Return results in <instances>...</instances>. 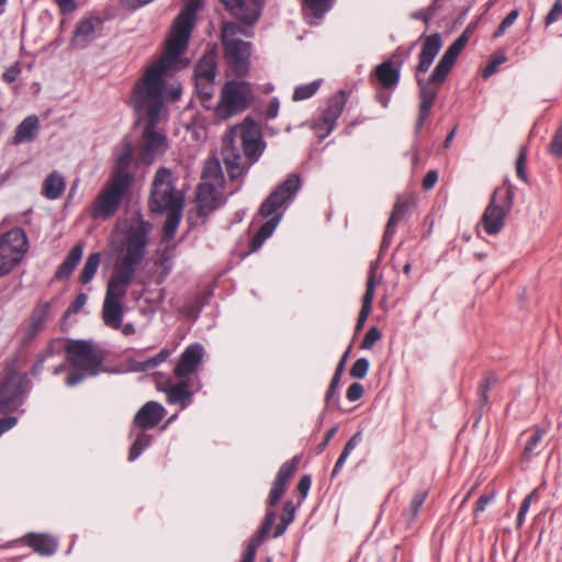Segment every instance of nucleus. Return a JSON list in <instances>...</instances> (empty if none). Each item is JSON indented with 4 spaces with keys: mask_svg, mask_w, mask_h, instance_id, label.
<instances>
[{
    "mask_svg": "<svg viewBox=\"0 0 562 562\" xmlns=\"http://www.w3.org/2000/svg\"><path fill=\"white\" fill-rule=\"evenodd\" d=\"M202 7L184 0V7L172 24L164 54L154 61L135 82L131 104L140 121L145 122L139 159L145 165L153 164L168 148V139L157 130L165 114V77L187 50L189 38L195 24L196 12Z\"/></svg>",
    "mask_w": 562,
    "mask_h": 562,
    "instance_id": "obj_1",
    "label": "nucleus"
},
{
    "mask_svg": "<svg viewBox=\"0 0 562 562\" xmlns=\"http://www.w3.org/2000/svg\"><path fill=\"white\" fill-rule=\"evenodd\" d=\"M419 40L422 41V49L418 55V64L415 69L420 99L418 116L415 125L416 134L420 133L426 120L430 116L439 89L446 81L457 61L456 57L445 52L431 75L427 79L423 78L420 75L427 72L430 68L441 49L442 41L439 33L430 35L423 34Z\"/></svg>",
    "mask_w": 562,
    "mask_h": 562,
    "instance_id": "obj_2",
    "label": "nucleus"
},
{
    "mask_svg": "<svg viewBox=\"0 0 562 562\" xmlns=\"http://www.w3.org/2000/svg\"><path fill=\"white\" fill-rule=\"evenodd\" d=\"M262 153L258 126L249 119L227 131L222 140V158L228 177L244 176Z\"/></svg>",
    "mask_w": 562,
    "mask_h": 562,
    "instance_id": "obj_3",
    "label": "nucleus"
},
{
    "mask_svg": "<svg viewBox=\"0 0 562 562\" xmlns=\"http://www.w3.org/2000/svg\"><path fill=\"white\" fill-rule=\"evenodd\" d=\"M68 363L75 369L65 383L72 387L87 378L99 375L106 359L105 350L92 339H68L64 347Z\"/></svg>",
    "mask_w": 562,
    "mask_h": 562,
    "instance_id": "obj_4",
    "label": "nucleus"
},
{
    "mask_svg": "<svg viewBox=\"0 0 562 562\" xmlns=\"http://www.w3.org/2000/svg\"><path fill=\"white\" fill-rule=\"evenodd\" d=\"M300 188L301 178L292 173L261 203L259 214L268 221L260 226L250 239L249 248L251 251L258 250L263 241L272 235L282 216L279 210L293 200Z\"/></svg>",
    "mask_w": 562,
    "mask_h": 562,
    "instance_id": "obj_5",
    "label": "nucleus"
},
{
    "mask_svg": "<svg viewBox=\"0 0 562 562\" xmlns=\"http://www.w3.org/2000/svg\"><path fill=\"white\" fill-rule=\"evenodd\" d=\"M135 272L132 269L115 265L114 273L110 278L103 307L102 317L106 326L119 329L122 326V318L124 314L123 300L132 284Z\"/></svg>",
    "mask_w": 562,
    "mask_h": 562,
    "instance_id": "obj_6",
    "label": "nucleus"
},
{
    "mask_svg": "<svg viewBox=\"0 0 562 562\" xmlns=\"http://www.w3.org/2000/svg\"><path fill=\"white\" fill-rule=\"evenodd\" d=\"M240 35L249 36L248 32L236 23L223 24L221 41L224 57L229 69L237 77H243L248 72L251 56V43L243 41Z\"/></svg>",
    "mask_w": 562,
    "mask_h": 562,
    "instance_id": "obj_7",
    "label": "nucleus"
},
{
    "mask_svg": "<svg viewBox=\"0 0 562 562\" xmlns=\"http://www.w3.org/2000/svg\"><path fill=\"white\" fill-rule=\"evenodd\" d=\"M252 100L254 92L249 82L238 80L227 81L223 86L220 101L214 108L215 121H226L244 112Z\"/></svg>",
    "mask_w": 562,
    "mask_h": 562,
    "instance_id": "obj_8",
    "label": "nucleus"
},
{
    "mask_svg": "<svg viewBox=\"0 0 562 562\" xmlns=\"http://www.w3.org/2000/svg\"><path fill=\"white\" fill-rule=\"evenodd\" d=\"M183 195L175 190L172 172L160 167L153 179L149 206L154 213H162L168 210L183 207Z\"/></svg>",
    "mask_w": 562,
    "mask_h": 562,
    "instance_id": "obj_9",
    "label": "nucleus"
},
{
    "mask_svg": "<svg viewBox=\"0 0 562 562\" xmlns=\"http://www.w3.org/2000/svg\"><path fill=\"white\" fill-rule=\"evenodd\" d=\"M132 182L125 176H110V179L97 196L91 207L93 218H109L119 210L128 194Z\"/></svg>",
    "mask_w": 562,
    "mask_h": 562,
    "instance_id": "obj_10",
    "label": "nucleus"
},
{
    "mask_svg": "<svg viewBox=\"0 0 562 562\" xmlns=\"http://www.w3.org/2000/svg\"><path fill=\"white\" fill-rule=\"evenodd\" d=\"M150 231L151 225L143 220L131 225L123 241L125 252L116 265L136 271L145 257Z\"/></svg>",
    "mask_w": 562,
    "mask_h": 562,
    "instance_id": "obj_11",
    "label": "nucleus"
},
{
    "mask_svg": "<svg viewBox=\"0 0 562 562\" xmlns=\"http://www.w3.org/2000/svg\"><path fill=\"white\" fill-rule=\"evenodd\" d=\"M25 381L26 375L13 362L7 363L0 375V413L14 412L22 405Z\"/></svg>",
    "mask_w": 562,
    "mask_h": 562,
    "instance_id": "obj_12",
    "label": "nucleus"
},
{
    "mask_svg": "<svg viewBox=\"0 0 562 562\" xmlns=\"http://www.w3.org/2000/svg\"><path fill=\"white\" fill-rule=\"evenodd\" d=\"M29 249V240L22 228L15 227L0 236V277L10 273Z\"/></svg>",
    "mask_w": 562,
    "mask_h": 562,
    "instance_id": "obj_13",
    "label": "nucleus"
},
{
    "mask_svg": "<svg viewBox=\"0 0 562 562\" xmlns=\"http://www.w3.org/2000/svg\"><path fill=\"white\" fill-rule=\"evenodd\" d=\"M497 188L490 200L482 217L481 225L486 234L496 235L499 233L504 226L505 218L509 211L512 210L514 202V191L512 188H507L504 190Z\"/></svg>",
    "mask_w": 562,
    "mask_h": 562,
    "instance_id": "obj_14",
    "label": "nucleus"
},
{
    "mask_svg": "<svg viewBox=\"0 0 562 562\" xmlns=\"http://www.w3.org/2000/svg\"><path fill=\"white\" fill-rule=\"evenodd\" d=\"M216 72V54L214 50H209L196 61L193 75L196 94L205 109L210 108L209 103L215 92Z\"/></svg>",
    "mask_w": 562,
    "mask_h": 562,
    "instance_id": "obj_15",
    "label": "nucleus"
},
{
    "mask_svg": "<svg viewBox=\"0 0 562 562\" xmlns=\"http://www.w3.org/2000/svg\"><path fill=\"white\" fill-rule=\"evenodd\" d=\"M346 102L347 97L342 90L328 99L327 105L315 125L319 138L327 137L335 128L336 122L341 115Z\"/></svg>",
    "mask_w": 562,
    "mask_h": 562,
    "instance_id": "obj_16",
    "label": "nucleus"
},
{
    "mask_svg": "<svg viewBox=\"0 0 562 562\" xmlns=\"http://www.w3.org/2000/svg\"><path fill=\"white\" fill-rule=\"evenodd\" d=\"M226 9L243 24L252 26L259 20L266 0H221Z\"/></svg>",
    "mask_w": 562,
    "mask_h": 562,
    "instance_id": "obj_17",
    "label": "nucleus"
},
{
    "mask_svg": "<svg viewBox=\"0 0 562 562\" xmlns=\"http://www.w3.org/2000/svg\"><path fill=\"white\" fill-rule=\"evenodd\" d=\"M402 64V60L395 63L394 56L379 64L370 75L371 83L386 90L395 89L400 82Z\"/></svg>",
    "mask_w": 562,
    "mask_h": 562,
    "instance_id": "obj_18",
    "label": "nucleus"
},
{
    "mask_svg": "<svg viewBox=\"0 0 562 562\" xmlns=\"http://www.w3.org/2000/svg\"><path fill=\"white\" fill-rule=\"evenodd\" d=\"M204 348L200 344L189 345L181 353L175 369L173 374L179 380L188 379L194 374L202 363Z\"/></svg>",
    "mask_w": 562,
    "mask_h": 562,
    "instance_id": "obj_19",
    "label": "nucleus"
},
{
    "mask_svg": "<svg viewBox=\"0 0 562 562\" xmlns=\"http://www.w3.org/2000/svg\"><path fill=\"white\" fill-rule=\"evenodd\" d=\"M223 184H214L207 181L201 182L196 192L199 214L206 216L217 209L221 204Z\"/></svg>",
    "mask_w": 562,
    "mask_h": 562,
    "instance_id": "obj_20",
    "label": "nucleus"
},
{
    "mask_svg": "<svg viewBox=\"0 0 562 562\" xmlns=\"http://www.w3.org/2000/svg\"><path fill=\"white\" fill-rule=\"evenodd\" d=\"M165 407L155 401L147 402L134 416V425L143 430L155 428L164 418Z\"/></svg>",
    "mask_w": 562,
    "mask_h": 562,
    "instance_id": "obj_21",
    "label": "nucleus"
},
{
    "mask_svg": "<svg viewBox=\"0 0 562 562\" xmlns=\"http://www.w3.org/2000/svg\"><path fill=\"white\" fill-rule=\"evenodd\" d=\"M102 20L98 16H88L79 21L72 37V44L77 47H86L102 30Z\"/></svg>",
    "mask_w": 562,
    "mask_h": 562,
    "instance_id": "obj_22",
    "label": "nucleus"
},
{
    "mask_svg": "<svg viewBox=\"0 0 562 562\" xmlns=\"http://www.w3.org/2000/svg\"><path fill=\"white\" fill-rule=\"evenodd\" d=\"M50 311L52 303L49 302L41 301L34 306L25 328V341L36 337L45 328L46 322L49 319Z\"/></svg>",
    "mask_w": 562,
    "mask_h": 562,
    "instance_id": "obj_23",
    "label": "nucleus"
},
{
    "mask_svg": "<svg viewBox=\"0 0 562 562\" xmlns=\"http://www.w3.org/2000/svg\"><path fill=\"white\" fill-rule=\"evenodd\" d=\"M276 518H277V514L274 510H267L265 519L261 524V527L258 530L257 536L254 537L249 541L240 562H254L255 561L257 549L266 540L268 533L270 532V530L276 521Z\"/></svg>",
    "mask_w": 562,
    "mask_h": 562,
    "instance_id": "obj_24",
    "label": "nucleus"
},
{
    "mask_svg": "<svg viewBox=\"0 0 562 562\" xmlns=\"http://www.w3.org/2000/svg\"><path fill=\"white\" fill-rule=\"evenodd\" d=\"M133 157V144L130 138L124 137L115 154V164L111 176H125L128 182L133 183V175L128 171Z\"/></svg>",
    "mask_w": 562,
    "mask_h": 562,
    "instance_id": "obj_25",
    "label": "nucleus"
},
{
    "mask_svg": "<svg viewBox=\"0 0 562 562\" xmlns=\"http://www.w3.org/2000/svg\"><path fill=\"white\" fill-rule=\"evenodd\" d=\"M162 391L167 395V402L171 405H180L181 408L188 407L192 403L193 392L187 379L178 383H168Z\"/></svg>",
    "mask_w": 562,
    "mask_h": 562,
    "instance_id": "obj_26",
    "label": "nucleus"
},
{
    "mask_svg": "<svg viewBox=\"0 0 562 562\" xmlns=\"http://www.w3.org/2000/svg\"><path fill=\"white\" fill-rule=\"evenodd\" d=\"M40 131V120L36 115H29L15 128L12 143L20 145L36 139Z\"/></svg>",
    "mask_w": 562,
    "mask_h": 562,
    "instance_id": "obj_27",
    "label": "nucleus"
},
{
    "mask_svg": "<svg viewBox=\"0 0 562 562\" xmlns=\"http://www.w3.org/2000/svg\"><path fill=\"white\" fill-rule=\"evenodd\" d=\"M375 291V271L371 268L369 278L367 280L366 292L362 299V306L356 324V330L362 329L372 307Z\"/></svg>",
    "mask_w": 562,
    "mask_h": 562,
    "instance_id": "obj_28",
    "label": "nucleus"
},
{
    "mask_svg": "<svg viewBox=\"0 0 562 562\" xmlns=\"http://www.w3.org/2000/svg\"><path fill=\"white\" fill-rule=\"evenodd\" d=\"M25 540L27 546L41 555H52L57 550V541L45 533H31Z\"/></svg>",
    "mask_w": 562,
    "mask_h": 562,
    "instance_id": "obj_29",
    "label": "nucleus"
},
{
    "mask_svg": "<svg viewBox=\"0 0 562 562\" xmlns=\"http://www.w3.org/2000/svg\"><path fill=\"white\" fill-rule=\"evenodd\" d=\"M82 254H83L82 245L77 244L76 246H74L71 248V250L69 251V254L67 255L66 259L58 267V269L55 273V279L66 280V279L70 278L75 268L81 260Z\"/></svg>",
    "mask_w": 562,
    "mask_h": 562,
    "instance_id": "obj_30",
    "label": "nucleus"
},
{
    "mask_svg": "<svg viewBox=\"0 0 562 562\" xmlns=\"http://www.w3.org/2000/svg\"><path fill=\"white\" fill-rule=\"evenodd\" d=\"M66 189L64 176L58 171L50 172L44 180L42 194L48 200L60 198Z\"/></svg>",
    "mask_w": 562,
    "mask_h": 562,
    "instance_id": "obj_31",
    "label": "nucleus"
},
{
    "mask_svg": "<svg viewBox=\"0 0 562 562\" xmlns=\"http://www.w3.org/2000/svg\"><path fill=\"white\" fill-rule=\"evenodd\" d=\"M171 352L172 351L170 349L162 348L156 356L149 357L145 360H139L136 358L132 359L130 361V366L133 371L146 372L157 368L159 364L165 362L170 357Z\"/></svg>",
    "mask_w": 562,
    "mask_h": 562,
    "instance_id": "obj_32",
    "label": "nucleus"
},
{
    "mask_svg": "<svg viewBox=\"0 0 562 562\" xmlns=\"http://www.w3.org/2000/svg\"><path fill=\"white\" fill-rule=\"evenodd\" d=\"M182 209L183 207L178 206L177 209L165 211L167 213V217L162 227L161 239L164 243H168L175 237L182 217Z\"/></svg>",
    "mask_w": 562,
    "mask_h": 562,
    "instance_id": "obj_33",
    "label": "nucleus"
},
{
    "mask_svg": "<svg viewBox=\"0 0 562 562\" xmlns=\"http://www.w3.org/2000/svg\"><path fill=\"white\" fill-rule=\"evenodd\" d=\"M205 181L224 186V175L222 171L221 162L216 157L209 158L205 161L202 172V182Z\"/></svg>",
    "mask_w": 562,
    "mask_h": 562,
    "instance_id": "obj_34",
    "label": "nucleus"
},
{
    "mask_svg": "<svg viewBox=\"0 0 562 562\" xmlns=\"http://www.w3.org/2000/svg\"><path fill=\"white\" fill-rule=\"evenodd\" d=\"M101 262V254L93 252L90 254L85 262V266L80 273V282L82 284H88L94 277L99 266Z\"/></svg>",
    "mask_w": 562,
    "mask_h": 562,
    "instance_id": "obj_35",
    "label": "nucleus"
},
{
    "mask_svg": "<svg viewBox=\"0 0 562 562\" xmlns=\"http://www.w3.org/2000/svg\"><path fill=\"white\" fill-rule=\"evenodd\" d=\"M360 440H361V432L358 431L346 442V445H345V447H344V449L333 469V472H331L333 477L338 475V473L342 469L346 460L348 459L350 453L353 451V449L357 447V445L360 442Z\"/></svg>",
    "mask_w": 562,
    "mask_h": 562,
    "instance_id": "obj_36",
    "label": "nucleus"
},
{
    "mask_svg": "<svg viewBox=\"0 0 562 562\" xmlns=\"http://www.w3.org/2000/svg\"><path fill=\"white\" fill-rule=\"evenodd\" d=\"M295 516V506L292 501H286L283 505V510L281 514V522L278 524L273 531V537L278 538L282 536L288 526L294 520Z\"/></svg>",
    "mask_w": 562,
    "mask_h": 562,
    "instance_id": "obj_37",
    "label": "nucleus"
},
{
    "mask_svg": "<svg viewBox=\"0 0 562 562\" xmlns=\"http://www.w3.org/2000/svg\"><path fill=\"white\" fill-rule=\"evenodd\" d=\"M334 0H302L303 8L317 19L323 18L333 5Z\"/></svg>",
    "mask_w": 562,
    "mask_h": 562,
    "instance_id": "obj_38",
    "label": "nucleus"
},
{
    "mask_svg": "<svg viewBox=\"0 0 562 562\" xmlns=\"http://www.w3.org/2000/svg\"><path fill=\"white\" fill-rule=\"evenodd\" d=\"M322 80H315L306 85L299 86L294 89L292 100L303 101L312 98L319 89Z\"/></svg>",
    "mask_w": 562,
    "mask_h": 562,
    "instance_id": "obj_39",
    "label": "nucleus"
},
{
    "mask_svg": "<svg viewBox=\"0 0 562 562\" xmlns=\"http://www.w3.org/2000/svg\"><path fill=\"white\" fill-rule=\"evenodd\" d=\"M150 442H151V436H149L145 432H140L136 437V439L134 440L133 445L130 448L128 461L132 462V461L136 460L142 454V452L147 447H149Z\"/></svg>",
    "mask_w": 562,
    "mask_h": 562,
    "instance_id": "obj_40",
    "label": "nucleus"
},
{
    "mask_svg": "<svg viewBox=\"0 0 562 562\" xmlns=\"http://www.w3.org/2000/svg\"><path fill=\"white\" fill-rule=\"evenodd\" d=\"M297 463H299L297 457H294L290 461H286L285 463H283L280 467L274 481L288 485L289 481L291 480V477L293 476V474L296 470Z\"/></svg>",
    "mask_w": 562,
    "mask_h": 562,
    "instance_id": "obj_41",
    "label": "nucleus"
},
{
    "mask_svg": "<svg viewBox=\"0 0 562 562\" xmlns=\"http://www.w3.org/2000/svg\"><path fill=\"white\" fill-rule=\"evenodd\" d=\"M539 498L538 488H535L530 494H528L519 508L518 515H517V527L520 528L525 522V517L530 508V505L533 501H537Z\"/></svg>",
    "mask_w": 562,
    "mask_h": 562,
    "instance_id": "obj_42",
    "label": "nucleus"
},
{
    "mask_svg": "<svg viewBox=\"0 0 562 562\" xmlns=\"http://www.w3.org/2000/svg\"><path fill=\"white\" fill-rule=\"evenodd\" d=\"M426 498L427 492H418L414 495L409 505V509L405 514L407 516L408 522H412L415 519Z\"/></svg>",
    "mask_w": 562,
    "mask_h": 562,
    "instance_id": "obj_43",
    "label": "nucleus"
},
{
    "mask_svg": "<svg viewBox=\"0 0 562 562\" xmlns=\"http://www.w3.org/2000/svg\"><path fill=\"white\" fill-rule=\"evenodd\" d=\"M407 213V207L405 203L396 202L393 206L391 216L386 223V226H390L391 228H395L397 224L404 220L405 215Z\"/></svg>",
    "mask_w": 562,
    "mask_h": 562,
    "instance_id": "obj_44",
    "label": "nucleus"
},
{
    "mask_svg": "<svg viewBox=\"0 0 562 562\" xmlns=\"http://www.w3.org/2000/svg\"><path fill=\"white\" fill-rule=\"evenodd\" d=\"M549 153L555 158H562V122L559 124L549 145Z\"/></svg>",
    "mask_w": 562,
    "mask_h": 562,
    "instance_id": "obj_45",
    "label": "nucleus"
},
{
    "mask_svg": "<svg viewBox=\"0 0 562 562\" xmlns=\"http://www.w3.org/2000/svg\"><path fill=\"white\" fill-rule=\"evenodd\" d=\"M497 378L494 373H488L484 376L482 382L479 385V396L483 404L487 403V392L496 383Z\"/></svg>",
    "mask_w": 562,
    "mask_h": 562,
    "instance_id": "obj_46",
    "label": "nucleus"
},
{
    "mask_svg": "<svg viewBox=\"0 0 562 562\" xmlns=\"http://www.w3.org/2000/svg\"><path fill=\"white\" fill-rule=\"evenodd\" d=\"M440 1L441 0H434L426 10L415 12L413 18L424 21V23L428 26L430 20L435 15V12L440 8Z\"/></svg>",
    "mask_w": 562,
    "mask_h": 562,
    "instance_id": "obj_47",
    "label": "nucleus"
},
{
    "mask_svg": "<svg viewBox=\"0 0 562 562\" xmlns=\"http://www.w3.org/2000/svg\"><path fill=\"white\" fill-rule=\"evenodd\" d=\"M369 360L367 358L358 359L350 369V375L355 379H363L369 370Z\"/></svg>",
    "mask_w": 562,
    "mask_h": 562,
    "instance_id": "obj_48",
    "label": "nucleus"
},
{
    "mask_svg": "<svg viewBox=\"0 0 562 562\" xmlns=\"http://www.w3.org/2000/svg\"><path fill=\"white\" fill-rule=\"evenodd\" d=\"M286 485L273 481L272 487L268 496V505L276 506L285 493Z\"/></svg>",
    "mask_w": 562,
    "mask_h": 562,
    "instance_id": "obj_49",
    "label": "nucleus"
},
{
    "mask_svg": "<svg viewBox=\"0 0 562 562\" xmlns=\"http://www.w3.org/2000/svg\"><path fill=\"white\" fill-rule=\"evenodd\" d=\"M382 337L381 331L376 327H371L364 335L361 341V348L370 350L378 340Z\"/></svg>",
    "mask_w": 562,
    "mask_h": 562,
    "instance_id": "obj_50",
    "label": "nucleus"
},
{
    "mask_svg": "<svg viewBox=\"0 0 562 562\" xmlns=\"http://www.w3.org/2000/svg\"><path fill=\"white\" fill-rule=\"evenodd\" d=\"M526 159H527V149H526V147H520L518 157L516 159V172H517V177L525 182L527 181Z\"/></svg>",
    "mask_w": 562,
    "mask_h": 562,
    "instance_id": "obj_51",
    "label": "nucleus"
},
{
    "mask_svg": "<svg viewBox=\"0 0 562 562\" xmlns=\"http://www.w3.org/2000/svg\"><path fill=\"white\" fill-rule=\"evenodd\" d=\"M543 435H544V431L542 429L538 428L535 430V432L531 435V437L529 438V440L527 441V443L525 446L524 453L526 456H530L531 453H533V451L536 450V448L542 440Z\"/></svg>",
    "mask_w": 562,
    "mask_h": 562,
    "instance_id": "obj_52",
    "label": "nucleus"
},
{
    "mask_svg": "<svg viewBox=\"0 0 562 562\" xmlns=\"http://www.w3.org/2000/svg\"><path fill=\"white\" fill-rule=\"evenodd\" d=\"M506 60V57L502 54L499 56H495L491 61L487 63V65L484 67L483 71H482V76L484 78H488L491 77L492 75H494L497 69H498V66L501 64H503L504 61Z\"/></svg>",
    "mask_w": 562,
    "mask_h": 562,
    "instance_id": "obj_53",
    "label": "nucleus"
},
{
    "mask_svg": "<svg viewBox=\"0 0 562 562\" xmlns=\"http://www.w3.org/2000/svg\"><path fill=\"white\" fill-rule=\"evenodd\" d=\"M517 18H518V11L517 10L510 11L504 18V20L501 22V24L498 25V27L494 34L495 37L503 35L505 33L506 29L509 27L516 21Z\"/></svg>",
    "mask_w": 562,
    "mask_h": 562,
    "instance_id": "obj_54",
    "label": "nucleus"
},
{
    "mask_svg": "<svg viewBox=\"0 0 562 562\" xmlns=\"http://www.w3.org/2000/svg\"><path fill=\"white\" fill-rule=\"evenodd\" d=\"M363 392H364V389H363L362 384L355 382L348 387L346 397L350 402H356L362 397Z\"/></svg>",
    "mask_w": 562,
    "mask_h": 562,
    "instance_id": "obj_55",
    "label": "nucleus"
},
{
    "mask_svg": "<svg viewBox=\"0 0 562 562\" xmlns=\"http://www.w3.org/2000/svg\"><path fill=\"white\" fill-rule=\"evenodd\" d=\"M562 15V1L557 0L551 8L550 12L546 16V24L550 25L554 23Z\"/></svg>",
    "mask_w": 562,
    "mask_h": 562,
    "instance_id": "obj_56",
    "label": "nucleus"
},
{
    "mask_svg": "<svg viewBox=\"0 0 562 562\" xmlns=\"http://www.w3.org/2000/svg\"><path fill=\"white\" fill-rule=\"evenodd\" d=\"M280 102L278 98H272L266 106L265 116L267 120H273L278 116Z\"/></svg>",
    "mask_w": 562,
    "mask_h": 562,
    "instance_id": "obj_57",
    "label": "nucleus"
},
{
    "mask_svg": "<svg viewBox=\"0 0 562 562\" xmlns=\"http://www.w3.org/2000/svg\"><path fill=\"white\" fill-rule=\"evenodd\" d=\"M87 295L85 293H79L71 304L68 307V314L78 313L87 303Z\"/></svg>",
    "mask_w": 562,
    "mask_h": 562,
    "instance_id": "obj_58",
    "label": "nucleus"
},
{
    "mask_svg": "<svg viewBox=\"0 0 562 562\" xmlns=\"http://www.w3.org/2000/svg\"><path fill=\"white\" fill-rule=\"evenodd\" d=\"M469 40V29H467L450 46L460 55V53L467 46Z\"/></svg>",
    "mask_w": 562,
    "mask_h": 562,
    "instance_id": "obj_59",
    "label": "nucleus"
},
{
    "mask_svg": "<svg viewBox=\"0 0 562 562\" xmlns=\"http://www.w3.org/2000/svg\"><path fill=\"white\" fill-rule=\"evenodd\" d=\"M63 14H68L77 9L76 0H54Z\"/></svg>",
    "mask_w": 562,
    "mask_h": 562,
    "instance_id": "obj_60",
    "label": "nucleus"
},
{
    "mask_svg": "<svg viewBox=\"0 0 562 562\" xmlns=\"http://www.w3.org/2000/svg\"><path fill=\"white\" fill-rule=\"evenodd\" d=\"M494 494H483L479 497L474 513L475 515L485 510L486 506L493 501Z\"/></svg>",
    "mask_w": 562,
    "mask_h": 562,
    "instance_id": "obj_61",
    "label": "nucleus"
},
{
    "mask_svg": "<svg viewBox=\"0 0 562 562\" xmlns=\"http://www.w3.org/2000/svg\"><path fill=\"white\" fill-rule=\"evenodd\" d=\"M438 181V172L436 170H429L423 179V188L430 190L435 187Z\"/></svg>",
    "mask_w": 562,
    "mask_h": 562,
    "instance_id": "obj_62",
    "label": "nucleus"
},
{
    "mask_svg": "<svg viewBox=\"0 0 562 562\" xmlns=\"http://www.w3.org/2000/svg\"><path fill=\"white\" fill-rule=\"evenodd\" d=\"M20 72H21V68L19 67L18 64H15L14 66L8 68L3 72L2 78L5 82L11 83L16 80Z\"/></svg>",
    "mask_w": 562,
    "mask_h": 562,
    "instance_id": "obj_63",
    "label": "nucleus"
},
{
    "mask_svg": "<svg viewBox=\"0 0 562 562\" xmlns=\"http://www.w3.org/2000/svg\"><path fill=\"white\" fill-rule=\"evenodd\" d=\"M394 234H395V228H391L390 226L385 227L382 243H381V252L386 250L390 247V245L392 244Z\"/></svg>",
    "mask_w": 562,
    "mask_h": 562,
    "instance_id": "obj_64",
    "label": "nucleus"
}]
</instances>
